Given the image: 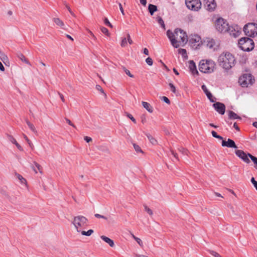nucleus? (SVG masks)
Segmentation results:
<instances>
[{
	"instance_id": "1",
	"label": "nucleus",
	"mask_w": 257,
	"mask_h": 257,
	"mask_svg": "<svg viewBox=\"0 0 257 257\" xmlns=\"http://www.w3.org/2000/svg\"><path fill=\"white\" fill-rule=\"evenodd\" d=\"M167 36L171 41L172 45L176 48L184 46L188 42V37L186 33L181 29H176L174 33L169 30L167 32Z\"/></svg>"
},
{
	"instance_id": "2",
	"label": "nucleus",
	"mask_w": 257,
	"mask_h": 257,
	"mask_svg": "<svg viewBox=\"0 0 257 257\" xmlns=\"http://www.w3.org/2000/svg\"><path fill=\"white\" fill-rule=\"evenodd\" d=\"M218 62L220 67L228 70L234 66L235 59L230 53H223L218 57Z\"/></svg>"
},
{
	"instance_id": "3",
	"label": "nucleus",
	"mask_w": 257,
	"mask_h": 257,
	"mask_svg": "<svg viewBox=\"0 0 257 257\" xmlns=\"http://www.w3.org/2000/svg\"><path fill=\"white\" fill-rule=\"evenodd\" d=\"M72 223L78 232L88 225V220L85 216L78 215L74 217Z\"/></svg>"
},
{
	"instance_id": "4",
	"label": "nucleus",
	"mask_w": 257,
	"mask_h": 257,
	"mask_svg": "<svg viewBox=\"0 0 257 257\" xmlns=\"http://www.w3.org/2000/svg\"><path fill=\"white\" fill-rule=\"evenodd\" d=\"M215 64L212 60H202L199 63V69L204 73H210L214 71Z\"/></svg>"
},
{
	"instance_id": "5",
	"label": "nucleus",
	"mask_w": 257,
	"mask_h": 257,
	"mask_svg": "<svg viewBox=\"0 0 257 257\" xmlns=\"http://www.w3.org/2000/svg\"><path fill=\"white\" fill-rule=\"evenodd\" d=\"M239 48L244 51H250L254 46L253 40L249 38H242L238 41Z\"/></svg>"
},
{
	"instance_id": "6",
	"label": "nucleus",
	"mask_w": 257,
	"mask_h": 257,
	"mask_svg": "<svg viewBox=\"0 0 257 257\" xmlns=\"http://www.w3.org/2000/svg\"><path fill=\"white\" fill-rule=\"evenodd\" d=\"M245 34L250 37H254L257 35V24L251 23L245 25L243 28Z\"/></svg>"
},
{
	"instance_id": "7",
	"label": "nucleus",
	"mask_w": 257,
	"mask_h": 257,
	"mask_svg": "<svg viewBox=\"0 0 257 257\" xmlns=\"http://www.w3.org/2000/svg\"><path fill=\"white\" fill-rule=\"evenodd\" d=\"M254 82V79L252 78L250 74H244L239 78L238 82L243 87H247L249 85H252Z\"/></svg>"
},
{
	"instance_id": "8",
	"label": "nucleus",
	"mask_w": 257,
	"mask_h": 257,
	"mask_svg": "<svg viewBox=\"0 0 257 257\" xmlns=\"http://www.w3.org/2000/svg\"><path fill=\"white\" fill-rule=\"evenodd\" d=\"M215 26L217 30L220 33L227 32L229 28L228 23L222 18H219L216 20Z\"/></svg>"
},
{
	"instance_id": "9",
	"label": "nucleus",
	"mask_w": 257,
	"mask_h": 257,
	"mask_svg": "<svg viewBox=\"0 0 257 257\" xmlns=\"http://www.w3.org/2000/svg\"><path fill=\"white\" fill-rule=\"evenodd\" d=\"M185 4L190 10L198 11L201 8V3L200 0H186Z\"/></svg>"
},
{
	"instance_id": "10",
	"label": "nucleus",
	"mask_w": 257,
	"mask_h": 257,
	"mask_svg": "<svg viewBox=\"0 0 257 257\" xmlns=\"http://www.w3.org/2000/svg\"><path fill=\"white\" fill-rule=\"evenodd\" d=\"M235 153L236 155L245 163L247 164H249L250 163V160L249 159V157L248 156L249 153L246 154L244 151L240 150H236Z\"/></svg>"
},
{
	"instance_id": "11",
	"label": "nucleus",
	"mask_w": 257,
	"mask_h": 257,
	"mask_svg": "<svg viewBox=\"0 0 257 257\" xmlns=\"http://www.w3.org/2000/svg\"><path fill=\"white\" fill-rule=\"evenodd\" d=\"M214 109L220 114H224L225 111V105L221 102H217L213 104Z\"/></svg>"
},
{
	"instance_id": "12",
	"label": "nucleus",
	"mask_w": 257,
	"mask_h": 257,
	"mask_svg": "<svg viewBox=\"0 0 257 257\" xmlns=\"http://www.w3.org/2000/svg\"><path fill=\"white\" fill-rule=\"evenodd\" d=\"M227 33L229 34L230 36H232L234 37H237L239 36L240 35L241 32H240V29H239L237 27H229L227 31Z\"/></svg>"
},
{
	"instance_id": "13",
	"label": "nucleus",
	"mask_w": 257,
	"mask_h": 257,
	"mask_svg": "<svg viewBox=\"0 0 257 257\" xmlns=\"http://www.w3.org/2000/svg\"><path fill=\"white\" fill-rule=\"evenodd\" d=\"M204 6L207 10L212 12L215 10L216 4L214 0H206Z\"/></svg>"
},
{
	"instance_id": "14",
	"label": "nucleus",
	"mask_w": 257,
	"mask_h": 257,
	"mask_svg": "<svg viewBox=\"0 0 257 257\" xmlns=\"http://www.w3.org/2000/svg\"><path fill=\"white\" fill-rule=\"evenodd\" d=\"M188 63H189L188 67H189V70L191 72V73H192V74L193 75H197L198 74V71H197V70L196 69V65H195V63H194V62L192 60H190L188 62Z\"/></svg>"
},
{
	"instance_id": "15",
	"label": "nucleus",
	"mask_w": 257,
	"mask_h": 257,
	"mask_svg": "<svg viewBox=\"0 0 257 257\" xmlns=\"http://www.w3.org/2000/svg\"><path fill=\"white\" fill-rule=\"evenodd\" d=\"M222 146L223 147H227L235 149L237 148L234 142L230 139H228L227 141L223 140L222 142Z\"/></svg>"
},
{
	"instance_id": "16",
	"label": "nucleus",
	"mask_w": 257,
	"mask_h": 257,
	"mask_svg": "<svg viewBox=\"0 0 257 257\" xmlns=\"http://www.w3.org/2000/svg\"><path fill=\"white\" fill-rule=\"evenodd\" d=\"M53 20L54 22L56 24V25L60 27L62 29L65 30H68V27L66 26L64 24V22L62 21H61L59 18H53Z\"/></svg>"
},
{
	"instance_id": "17",
	"label": "nucleus",
	"mask_w": 257,
	"mask_h": 257,
	"mask_svg": "<svg viewBox=\"0 0 257 257\" xmlns=\"http://www.w3.org/2000/svg\"><path fill=\"white\" fill-rule=\"evenodd\" d=\"M189 41L192 44H197V45H199L201 43V38L197 35H192L190 38Z\"/></svg>"
},
{
	"instance_id": "18",
	"label": "nucleus",
	"mask_w": 257,
	"mask_h": 257,
	"mask_svg": "<svg viewBox=\"0 0 257 257\" xmlns=\"http://www.w3.org/2000/svg\"><path fill=\"white\" fill-rule=\"evenodd\" d=\"M100 238L104 240L106 243H108L110 247H113L114 246V243L113 241L109 238V237L104 236V235H101L100 236Z\"/></svg>"
},
{
	"instance_id": "19",
	"label": "nucleus",
	"mask_w": 257,
	"mask_h": 257,
	"mask_svg": "<svg viewBox=\"0 0 257 257\" xmlns=\"http://www.w3.org/2000/svg\"><path fill=\"white\" fill-rule=\"evenodd\" d=\"M142 104L143 107L150 113H152L153 111V108L151 104L145 101H142Z\"/></svg>"
},
{
	"instance_id": "20",
	"label": "nucleus",
	"mask_w": 257,
	"mask_h": 257,
	"mask_svg": "<svg viewBox=\"0 0 257 257\" xmlns=\"http://www.w3.org/2000/svg\"><path fill=\"white\" fill-rule=\"evenodd\" d=\"M26 122L27 124L28 125L29 128L36 135H37V131L34 126V125L30 121H29L28 119L26 120Z\"/></svg>"
},
{
	"instance_id": "21",
	"label": "nucleus",
	"mask_w": 257,
	"mask_h": 257,
	"mask_svg": "<svg viewBox=\"0 0 257 257\" xmlns=\"http://www.w3.org/2000/svg\"><path fill=\"white\" fill-rule=\"evenodd\" d=\"M0 59L5 65L9 63V59L7 56L0 50Z\"/></svg>"
},
{
	"instance_id": "22",
	"label": "nucleus",
	"mask_w": 257,
	"mask_h": 257,
	"mask_svg": "<svg viewBox=\"0 0 257 257\" xmlns=\"http://www.w3.org/2000/svg\"><path fill=\"white\" fill-rule=\"evenodd\" d=\"M228 116L229 118L231 119H241L240 116H238L237 114L231 110L228 111Z\"/></svg>"
},
{
	"instance_id": "23",
	"label": "nucleus",
	"mask_w": 257,
	"mask_h": 257,
	"mask_svg": "<svg viewBox=\"0 0 257 257\" xmlns=\"http://www.w3.org/2000/svg\"><path fill=\"white\" fill-rule=\"evenodd\" d=\"M18 57L23 62L25 63L26 64L31 65V63L30 62L27 60V59L26 58V57L22 53H20L18 55Z\"/></svg>"
},
{
	"instance_id": "24",
	"label": "nucleus",
	"mask_w": 257,
	"mask_h": 257,
	"mask_svg": "<svg viewBox=\"0 0 257 257\" xmlns=\"http://www.w3.org/2000/svg\"><path fill=\"white\" fill-rule=\"evenodd\" d=\"M149 12L151 15H153L155 12L157 10V7L156 6L150 4L148 7Z\"/></svg>"
},
{
	"instance_id": "25",
	"label": "nucleus",
	"mask_w": 257,
	"mask_h": 257,
	"mask_svg": "<svg viewBox=\"0 0 257 257\" xmlns=\"http://www.w3.org/2000/svg\"><path fill=\"white\" fill-rule=\"evenodd\" d=\"M178 53L179 54H181L182 56V57L186 60L188 59V55H187V51L185 49H179L178 50Z\"/></svg>"
},
{
	"instance_id": "26",
	"label": "nucleus",
	"mask_w": 257,
	"mask_h": 257,
	"mask_svg": "<svg viewBox=\"0 0 257 257\" xmlns=\"http://www.w3.org/2000/svg\"><path fill=\"white\" fill-rule=\"evenodd\" d=\"M94 231L92 229H89L87 231H85L83 229L81 230L80 231L78 232V233H80L82 235L85 236H90L93 233Z\"/></svg>"
},
{
	"instance_id": "27",
	"label": "nucleus",
	"mask_w": 257,
	"mask_h": 257,
	"mask_svg": "<svg viewBox=\"0 0 257 257\" xmlns=\"http://www.w3.org/2000/svg\"><path fill=\"white\" fill-rule=\"evenodd\" d=\"M15 176L22 184H27L26 180L21 175L15 173Z\"/></svg>"
},
{
	"instance_id": "28",
	"label": "nucleus",
	"mask_w": 257,
	"mask_h": 257,
	"mask_svg": "<svg viewBox=\"0 0 257 257\" xmlns=\"http://www.w3.org/2000/svg\"><path fill=\"white\" fill-rule=\"evenodd\" d=\"M248 156L254 164V167L257 169V158L252 156L250 154H248Z\"/></svg>"
},
{
	"instance_id": "29",
	"label": "nucleus",
	"mask_w": 257,
	"mask_h": 257,
	"mask_svg": "<svg viewBox=\"0 0 257 257\" xmlns=\"http://www.w3.org/2000/svg\"><path fill=\"white\" fill-rule=\"evenodd\" d=\"M147 137L152 144L155 145L157 144V141L155 138H154L151 135L147 134Z\"/></svg>"
},
{
	"instance_id": "30",
	"label": "nucleus",
	"mask_w": 257,
	"mask_h": 257,
	"mask_svg": "<svg viewBox=\"0 0 257 257\" xmlns=\"http://www.w3.org/2000/svg\"><path fill=\"white\" fill-rule=\"evenodd\" d=\"M157 21L158 22V23L161 25V26L162 27V28L164 29V30H165V24H164V21L163 20V19H162L161 17L158 16L157 17Z\"/></svg>"
},
{
	"instance_id": "31",
	"label": "nucleus",
	"mask_w": 257,
	"mask_h": 257,
	"mask_svg": "<svg viewBox=\"0 0 257 257\" xmlns=\"http://www.w3.org/2000/svg\"><path fill=\"white\" fill-rule=\"evenodd\" d=\"M133 146H134V149L135 150L136 152L137 153H141L142 154L144 153V152L142 151V150L141 149V147L138 145H137L136 144H134Z\"/></svg>"
},
{
	"instance_id": "32",
	"label": "nucleus",
	"mask_w": 257,
	"mask_h": 257,
	"mask_svg": "<svg viewBox=\"0 0 257 257\" xmlns=\"http://www.w3.org/2000/svg\"><path fill=\"white\" fill-rule=\"evenodd\" d=\"M145 210L150 215L152 216L153 214V211L149 208L146 205H144Z\"/></svg>"
},
{
	"instance_id": "33",
	"label": "nucleus",
	"mask_w": 257,
	"mask_h": 257,
	"mask_svg": "<svg viewBox=\"0 0 257 257\" xmlns=\"http://www.w3.org/2000/svg\"><path fill=\"white\" fill-rule=\"evenodd\" d=\"M23 136L24 137V138L25 139V140L27 141V142L29 145L30 147H31L32 148H33V145L32 143L31 142V141L28 139V138L27 137V136L25 134H23Z\"/></svg>"
},
{
	"instance_id": "34",
	"label": "nucleus",
	"mask_w": 257,
	"mask_h": 257,
	"mask_svg": "<svg viewBox=\"0 0 257 257\" xmlns=\"http://www.w3.org/2000/svg\"><path fill=\"white\" fill-rule=\"evenodd\" d=\"M34 164L37 167V168L38 169L39 172L41 174H42L43 173L42 169V167L41 166V165H39L38 163H37L36 162H34Z\"/></svg>"
},
{
	"instance_id": "35",
	"label": "nucleus",
	"mask_w": 257,
	"mask_h": 257,
	"mask_svg": "<svg viewBox=\"0 0 257 257\" xmlns=\"http://www.w3.org/2000/svg\"><path fill=\"white\" fill-rule=\"evenodd\" d=\"M209 253L214 257H222L219 253L213 250H209Z\"/></svg>"
},
{
	"instance_id": "36",
	"label": "nucleus",
	"mask_w": 257,
	"mask_h": 257,
	"mask_svg": "<svg viewBox=\"0 0 257 257\" xmlns=\"http://www.w3.org/2000/svg\"><path fill=\"white\" fill-rule=\"evenodd\" d=\"M120 45L122 47H125L127 45V41L125 38L122 39Z\"/></svg>"
},
{
	"instance_id": "37",
	"label": "nucleus",
	"mask_w": 257,
	"mask_h": 257,
	"mask_svg": "<svg viewBox=\"0 0 257 257\" xmlns=\"http://www.w3.org/2000/svg\"><path fill=\"white\" fill-rule=\"evenodd\" d=\"M8 138L9 140L13 144H15L16 143L17 141L16 139L11 135H8Z\"/></svg>"
},
{
	"instance_id": "38",
	"label": "nucleus",
	"mask_w": 257,
	"mask_h": 257,
	"mask_svg": "<svg viewBox=\"0 0 257 257\" xmlns=\"http://www.w3.org/2000/svg\"><path fill=\"white\" fill-rule=\"evenodd\" d=\"M123 69L124 71L125 72V74L126 75H127L129 77H130L131 78L134 77V75L132 74L131 73L130 71L128 69H126L125 67H123Z\"/></svg>"
},
{
	"instance_id": "39",
	"label": "nucleus",
	"mask_w": 257,
	"mask_h": 257,
	"mask_svg": "<svg viewBox=\"0 0 257 257\" xmlns=\"http://www.w3.org/2000/svg\"><path fill=\"white\" fill-rule=\"evenodd\" d=\"M125 114H126V116L128 117L129 118H130L133 122H134L135 123H136V120L132 116V114H131L130 113H127V112L125 113Z\"/></svg>"
},
{
	"instance_id": "40",
	"label": "nucleus",
	"mask_w": 257,
	"mask_h": 257,
	"mask_svg": "<svg viewBox=\"0 0 257 257\" xmlns=\"http://www.w3.org/2000/svg\"><path fill=\"white\" fill-rule=\"evenodd\" d=\"M146 62L149 66H152L153 65V60L150 57L147 58L146 59Z\"/></svg>"
},
{
	"instance_id": "41",
	"label": "nucleus",
	"mask_w": 257,
	"mask_h": 257,
	"mask_svg": "<svg viewBox=\"0 0 257 257\" xmlns=\"http://www.w3.org/2000/svg\"><path fill=\"white\" fill-rule=\"evenodd\" d=\"M169 85L171 88V91L174 93H176V87L175 86L171 83H170L169 84Z\"/></svg>"
},
{
	"instance_id": "42",
	"label": "nucleus",
	"mask_w": 257,
	"mask_h": 257,
	"mask_svg": "<svg viewBox=\"0 0 257 257\" xmlns=\"http://www.w3.org/2000/svg\"><path fill=\"white\" fill-rule=\"evenodd\" d=\"M162 100L164 101L166 103L169 104L170 103V100L166 96H162L161 97Z\"/></svg>"
},
{
	"instance_id": "43",
	"label": "nucleus",
	"mask_w": 257,
	"mask_h": 257,
	"mask_svg": "<svg viewBox=\"0 0 257 257\" xmlns=\"http://www.w3.org/2000/svg\"><path fill=\"white\" fill-rule=\"evenodd\" d=\"M94 216L97 218H102L105 220L107 219V218L106 217L97 213L95 214Z\"/></svg>"
},
{
	"instance_id": "44",
	"label": "nucleus",
	"mask_w": 257,
	"mask_h": 257,
	"mask_svg": "<svg viewBox=\"0 0 257 257\" xmlns=\"http://www.w3.org/2000/svg\"><path fill=\"white\" fill-rule=\"evenodd\" d=\"M101 32H102L103 33H104V34H105L107 35V36H108V35H109V32H108V31L107 29H106V28H105V27H102V28H101Z\"/></svg>"
},
{
	"instance_id": "45",
	"label": "nucleus",
	"mask_w": 257,
	"mask_h": 257,
	"mask_svg": "<svg viewBox=\"0 0 257 257\" xmlns=\"http://www.w3.org/2000/svg\"><path fill=\"white\" fill-rule=\"evenodd\" d=\"M251 182L257 190V181L255 180L254 178L253 177L251 178Z\"/></svg>"
},
{
	"instance_id": "46",
	"label": "nucleus",
	"mask_w": 257,
	"mask_h": 257,
	"mask_svg": "<svg viewBox=\"0 0 257 257\" xmlns=\"http://www.w3.org/2000/svg\"><path fill=\"white\" fill-rule=\"evenodd\" d=\"M135 240L137 242V243L141 246H143V243L142 240L139 237L135 238Z\"/></svg>"
},
{
	"instance_id": "47",
	"label": "nucleus",
	"mask_w": 257,
	"mask_h": 257,
	"mask_svg": "<svg viewBox=\"0 0 257 257\" xmlns=\"http://www.w3.org/2000/svg\"><path fill=\"white\" fill-rule=\"evenodd\" d=\"M214 44H215V42L214 41H213V40H211L210 41H209L207 43V46L210 48H211L213 47V46L214 45Z\"/></svg>"
},
{
	"instance_id": "48",
	"label": "nucleus",
	"mask_w": 257,
	"mask_h": 257,
	"mask_svg": "<svg viewBox=\"0 0 257 257\" xmlns=\"http://www.w3.org/2000/svg\"><path fill=\"white\" fill-rule=\"evenodd\" d=\"M179 151L182 154L188 155V151L184 148H181L179 149Z\"/></svg>"
},
{
	"instance_id": "49",
	"label": "nucleus",
	"mask_w": 257,
	"mask_h": 257,
	"mask_svg": "<svg viewBox=\"0 0 257 257\" xmlns=\"http://www.w3.org/2000/svg\"><path fill=\"white\" fill-rule=\"evenodd\" d=\"M66 121L71 126L73 127L74 128H76V126L72 123V122L68 118H65Z\"/></svg>"
},
{
	"instance_id": "50",
	"label": "nucleus",
	"mask_w": 257,
	"mask_h": 257,
	"mask_svg": "<svg viewBox=\"0 0 257 257\" xmlns=\"http://www.w3.org/2000/svg\"><path fill=\"white\" fill-rule=\"evenodd\" d=\"M96 89L97 90H98V91H100L101 93H104V91H103V89L102 88V87H101L100 85H96Z\"/></svg>"
},
{
	"instance_id": "51",
	"label": "nucleus",
	"mask_w": 257,
	"mask_h": 257,
	"mask_svg": "<svg viewBox=\"0 0 257 257\" xmlns=\"http://www.w3.org/2000/svg\"><path fill=\"white\" fill-rule=\"evenodd\" d=\"M12 15H13V12L12 11H9L7 12V16L9 17V19L10 20L12 19Z\"/></svg>"
},
{
	"instance_id": "52",
	"label": "nucleus",
	"mask_w": 257,
	"mask_h": 257,
	"mask_svg": "<svg viewBox=\"0 0 257 257\" xmlns=\"http://www.w3.org/2000/svg\"><path fill=\"white\" fill-rule=\"evenodd\" d=\"M15 145H16V146L17 147V148L21 151H23V148L21 147V146L20 145H19L18 142H17L15 144Z\"/></svg>"
},
{
	"instance_id": "53",
	"label": "nucleus",
	"mask_w": 257,
	"mask_h": 257,
	"mask_svg": "<svg viewBox=\"0 0 257 257\" xmlns=\"http://www.w3.org/2000/svg\"><path fill=\"white\" fill-rule=\"evenodd\" d=\"M171 154H172V155H173V156L175 157V158L177 161H178L179 159H178V157L177 154L176 153H175L173 150H171Z\"/></svg>"
},
{
	"instance_id": "54",
	"label": "nucleus",
	"mask_w": 257,
	"mask_h": 257,
	"mask_svg": "<svg viewBox=\"0 0 257 257\" xmlns=\"http://www.w3.org/2000/svg\"><path fill=\"white\" fill-rule=\"evenodd\" d=\"M84 139L87 143H89L92 141V139L87 136L84 137Z\"/></svg>"
},
{
	"instance_id": "55",
	"label": "nucleus",
	"mask_w": 257,
	"mask_h": 257,
	"mask_svg": "<svg viewBox=\"0 0 257 257\" xmlns=\"http://www.w3.org/2000/svg\"><path fill=\"white\" fill-rule=\"evenodd\" d=\"M127 41L130 44H132L133 42L131 38L130 35L129 34H127Z\"/></svg>"
},
{
	"instance_id": "56",
	"label": "nucleus",
	"mask_w": 257,
	"mask_h": 257,
	"mask_svg": "<svg viewBox=\"0 0 257 257\" xmlns=\"http://www.w3.org/2000/svg\"><path fill=\"white\" fill-rule=\"evenodd\" d=\"M207 97L211 102H214L215 101V98L213 97L212 94H211V95H209V96H207Z\"/></svg>"
},
{
	"instance_id": "57",
	"label": "nucleus",
	"mask_w": 257,
	"mask_h": 257,
	"mask_svg": "<svg viewBox=\"0 0 257 257\" xmlns=\"http://www.w3.org/2000/svg\"><path fill=\"white\" fill-rule=\"evenodd\" d=\"M104 23L106 25H107V26L110 27H112V25L111 24H110V23L109 22V21L107 19L105 18V20H104Z\"/></svg>"
},
{
	"instance_id": "58",
	"label": "nucleus",
	"mask_w": 257,
	"mask_h": 257,
	"mask_svg": "<svg viewBox=\"0 0 257 257\" xmlns=\"http://www.w3.org/2000/svg\"><path fill=\"white\" fill-rule=\"evenodd\" d=\"M65 6H66V8L67 9V10H68V11L69 12V13H70L72 15L74 16V14L73 13V12H72V11H71V10L70 8L69 7V6L68 5H67V4H66V5H65Z\"/></svg>"
},
{
	"instance_id": "59",
	"label": "nucleus",
	"mask_w": 257,
	"mask_h": 257,
	"mask_svg": "<svg viewBox=\"0 0 257 257\" xmlns=\"http://www.w3.org/2000/svg\"><path fill=\"white\" fill-rule=\"evenodd\" d=\"M119 9H120V11L121 14L123 15H124V11H123L122 6L120 3H119Z\"/></svg>"
},
{
	"instance_id": "60",
	"label": "nucleus",
	"mask_w": 257,
	"mask_h": 257,
	"mask_svg": "<svg viewBox=\"0 0 257 257\" xmlns=\"http://www.w3.org/2000/svg\"><path fill=\"white\" fill-rule=\"evenodd\" d=\"M201 88L204 93H206L207 91H208L206 86L205 85H202Z\"/></svg>"
},
{
	"instance_id": "61",
	"label": "nucleus",
	"mask_w": 257,
	"mask_h": 257,
	"mask_svg": "<svg viewBox=\"0 0 257 257\" xmlns=\"http://www.w3.org/2000/svg\"><path fill=\"white\" fill-rule=\"evenodd\" d=\"M140 3L142 5H143L144 6H146L147 4V1L146 0H140Z\"/></svg>"
},
{
	"instance_id": "62",
	"label": "nucleus",
	"mask_w": 257,
	"mask_h": 257,
	"mask_svg": "<svg viewBox=\"0 0 257 257\" xmlns=\"http://www.w3.org/2000/svg\"><path fill=\"white\" fill-rule=\"evenodd\" d=\"M211 134H212V136H213V137L215 138H216L217 137V136H218V135L217 134V133H216L215 131H212L211 132Z\"/></svg>"
},
{
	"instance_id": "63",
	"label": "nucleus",
	"mask_w": 257,
	"mask_h": 257,
	"mask_svg": "<svg viewBox=\"0 0 257 257\" xmlns=\"http://www.w3.org/2000/svg\"><path fill=\"white\" fill-rule=\"evenodd\" d=\"M143 52L146 55H149V51H148V50L147 48H144V49Z\"/></svg>"
},
{
	"instance_id": "64",
	"label": "nucleus",
	"mask_w": 257,
	"mask_h": 257,
	"mask_svg": "<svg viewBox=\"0 0 257 257\" xmlns=\"http://www.w3.org/2000/svg\"><path fill=\"white\" fill-rule=\"evenodd\" d=\"M135 256L136 257H149L148 256H146L145 255H143V254H135Z\"/></svg>"
}]
</instances>
